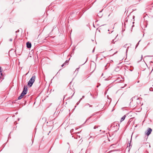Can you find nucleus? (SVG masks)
<instances>
[{
	"label": "nucleus",
	"instance_id": "15",
	"mask_svg": "<svg viewBox=\"0 0 153 153\" xmlns=\"http://www.w3.org/2000/svg\"><path fill=\"white\" fill-rule=\"evenodd\" d=\"M114 39H113V40H112V41H111V42H112V43H114Z\"/></svg>",
	"mask_w": 153,
	"mask_h": 153
},
{
	"label": "nucleus",
	"instance_id": "5",
	"mask_svg": "<svg viewBox=\"0 0 153 153\" xmlns=\"http://www.w3.org/2000/svg\"><path fill=\"white\" fill-rule=\"evenodd\" d=\"M85 106L86 107V108H88V107H92V105H90L88 103H86L85 105Z\"/></svg>",
	"mask_w": 153,
	"mask_h": 153
},
{
	"label": "nucleus",
	"instance_id": "22",
	"mask_svg": "<svg viewBox=\"0 0 153 153\" xmlns=\"http://www.w3.org/2000/svg\"><path fill=\"white\" fill-rule=\"evenodd\" d=\"M79 103L77 102L76 104L77 105H78L79 104Z\"/></svg>",
	"mask_w": 153,
	"mask_h": 153
},
{
	"label": "nucleus",
	"instance_id": "6",
	"mask_svg": "<svg viewBox=\"0 0 153 153\" xmlns=\"http://www.w3.org/2000/svg\"><path fill=\"white\" fill-rule=\"evenodd\" d=\"M126 117V116L125 115L124 116H123L121 118V122H122V121H123L124 119H125V118Z\"/></svg>",
	"mask_w": 153,
	"mask_h": 153
},
{
	"label": "nucleus",
	"instance_id": "12",
	"mask_svg": "<svg viewBox=\"0 0 153 153\" xmlns=\"http://www.w3.org/2000/svg\"><path fill=\"white\" fill-rule=\"evenodd\" d=\"M127 45H128V44L125 45H124V47H125V48H126L127 47Z\"/></svg>",
	"mask_w": 153,
	"mask_h": 153
},
{
	"label": "nucleus",
	"instance_id": "8",
	"mask_svg": "<svg viewBox=\"0 0 153 153\" xmlns=\"http://www.w3.org/2000/svg\"><path fill=\"white\" fill-rule=\"evenodd\" d=\"M68 61L67 60L65 62L63 63V64L65 65L66 64H68Z\"/></svg>",
	"mask_w": 153,
	"mask_h": 153
},
{
	"label": "nucleus",
	"instance_id": "11",
	"mask_svg": "<svg viewBox=\"0 0 153 153\" xmlns=\"http://www.w3.org/2000/svg\"><path fill=\"white\" fill-rule=\"evenodd\" d=\"M140 40L139 42H138V43L137 44V45H136V48L137 47V46H138L139 44V42H140Z\"/></svg>",
	"mask_w": 153,
	"mask_h": 153
},
{
	"label": "nucleus",
	"instance_id": "24",
	"mask_svg": "<svg viewBox=\"0 0 153 153\" xmlns=\"http://www.w3.org/2000/svg\"><path fill=\"white\" fill-rule=\"evenodd\" d=\"M58 73V72L57 73V74H56V75Z\"/></svg>",
	"mask_w": 153,
	"mask_h": 153
},
{
	"label": "nucleus",
	"instance_id": "21",
	"mask_svg": "<svg viewBox=\"0 0 153 153\" xmlns=\"http://www.w3.org/2000/svg\"><path fill=\"white\" fill-rule=\"evenodd\" d=\"M94 49H93V51H92V52H94Z\"/></svg>",
	"mask_w": 153,
	"mask_h": 153
},
{
	"label": "nucleus",
	"instance_id": "17",
	"mask_svg": "<svg viewBox=\"0 0 153 153\" xmlns=\"http://www.w3.org/2000/svg\"><path fill=\"white\" fill-rule=\"evenodd\" d=\"M73 129H72L71 131H70V132H72L73 131Z\"/></svg>",
	"mask_w": 153,
	"mask_h": 153
},
{
	"label": "nucleus",
	"instance_id": "2",
	"mask_svg": "<svg viewBox=\"0 0 153 153\" xmlns=\"http://www.w3.org/2000/svg\"><path fill=\"white\" fill-rule=\"evenodd\" d=\"M36 76L34 75H33L32 77L30 79L28 82L27 85L30 87H31L33 83L34 82L36 79Z\"/></svg>",
	"mask_w": 153,
	"mask_h": 153
},
{
	"label": "nucleus",
	"instance_id": "3",
	"mask_svg": "<svg viewBox=\"0 0 153 153\" xmlns=\"http://www.w3.org/2000/svg\"><path fill=\"white\" fill-rule=\"evenodd\" d=\"M152 131V129L150 128H148L146 132V134L147 136H149L151 134Z\"/></svg>",
	"mask_w": 153,
	"mask_h": 153
},
{
	"label": "nucleus",
	"instance_id": "14",
	"mask_svg": "<svg viewBox=\"0 0 153 153\" xmlns=\"http://www.w3.org/2000/svg\"><path fill=\"white\" fill-rule=\"evenodd\" d=\"M98 127V126H95L94 127V129H95L97 128Z\"/></svg>",
	"mask_w": 153,
	"mask_h": 153
},
{
	"label": "nucleus",
	"instance_id": "13",
	"mask_svg": "<svg viewBox=\"0 0 153 153\" xmlns=\"http://www.w3.org/2000/svg\"><path fill=\"white\" fill-rule=\"evenodd\" d=\"M84 97H85V96H83L82 97V98H81L80 99V100H79V101H81V100H82V99L83 98H84Z\"/></svg>",
	"mask_w": 153,
	"mask_h": 153
},
{
	"label": "nucleus",
	"instance_id": "19",
	"mask_svg": "<svg viewBox=\"0 0 153 153\" xmlns=\"http://www.w3.org/2000/svg\"><path fill=\"white\" fill-rule=\"evenodd\" d=\"M64 65H65L63 64L62 65V67H63Z\"/></svg>",
	"mask_w": 153,
	"mask_h": 153
},
{
	"label": "nucleus",
	"instance_id": "18",
	"mask_svg": "<svg viewBox=\"0 0 153 153\" xmlns=\"http://www.w3.org/2000/svg\"><path fill=\"white\" fill-rule=\"evenodd\" d=\"M9 41H12V39H9Z\"/></svg>",
	"mask_w": 153,
	"mask_h": 153
},
{
	"label": "nucleus",
	"instance_id": "10",
	"mask_svg": "<svg viewBox=\"0 0 153 153\" xmlns=\"http://www.w3.org/2000/svg\"><path fill=\"white\" fill-rule=\"evenodd\" d=\"M94 115V114H92V115H91V116H90V117H89L88 118V119L87 120H86V121H87L88 120H89L90 119V118H91V117H92V116H93Z\"/></svg>",
	"mask_w": 153,
	"mask_h": 153
},
{
	"label": "nucleus",
	"instance_id": "7",
	"mask_svg": "<svg viewBox=\"0 0 153 153\" xmlns=\"http://www.w3.org/2000/svg\"><path fill=\"white\" fill-rule=\"evenodd\" d=\"M1 67H0V78H1V76H2V74L1 73Z\"/></svg>",
	"mask_w": 153,
	"mask_h": 153
},
{
	"label": "nucleus",
	"instance_id": "20",
	"mask_svg": "<svg viewBox=\"0 0 153 153\" xmlns=\"http://www.w3.org/2000/svg\"><path fill=\"white\" fill-rule=\"evenodd\" d=\"M19 30H18L17 31H16V32H19Z\"/></svg>",
	"mask_w": 153,
	"mask_h": 153
},
{
	"label": "nucleus",
	"instance_id": "9",
	"mask_svg": "<svg viewBox=\"0 0 153 153\" xmlns=\"http://www.w3.org/2000/svg\"><path fill=\"white\" fill-rule=\"evenodd\" d=\"M97 16L100 18L102 17V15L100 14V13H98V14H97Z\"/></svg>",
	"mask_w": 153,
	"mask_h": 153
},
{
	"label": "nucleus",
	"instance_id": "4",
	"mask_svg": "<svg viewBox=\"0 0 153 153\" xmlns=\"http://www.w3.org/2000/svg\"><path fill=\"white\" fill-rule=\"evenodd\" d=\"M27 47V48H30L31 47V44L30 42H27L26 43Z\"/></svg>",
	"mask_w": 153,
	"mask_h": 153
},
{
	"label": "nucleus",
	"instance_id": "16",
	"mask_svg": "<svg viewBox=\"0 0 153 153\" xmlns=\"http://www.w3.org/2000/svg\"><path fill=\"white\" fill-rule=\"evenodd\" d=\"M79 68H77L76 70V71L77 70V71H78V70L79 69Z\"/></svg>",
	"mask_w": 153,
	"mask_h": 153
},
{
	"label": "nucleus",
	"instance_id": "27",
	"mask_svg": "<svg viewBox=\"0 0 153 153\" xmlns=\"http://www.w3.org/2000/svg\"><path fill=\"white\" fill-rule=\"evenodd\" d=\"M128 20H126V21H127Z\"/></svg>",
	"mask_w": 153,
	"mask_h": 153
},
{
	"label": "nucleus",
	"instance_id": "28",
	"mask_svg": "<svg viewBox=\"0 0 153 153\" xmlns=\"http://www.w3.org/2000/svg\"><path fill=\"white\" fill-rule=\"evenodd\" d=\"M127 51V49H126V51Z\"/></svg>",
	"mask_w": 153,
	"mask_h": 153
},
{
	"label": "nucleus",
	"instance_id": "23",
	"mask_svg": "<svg viewBox=\"0 0 153 153\" xmlns=\"http://www.w3.org/2000/svg\"><path fill=\"white\" fill-rule=\"evenodd\" d=\"M150 62L152 63L153 62L152 61Z\"/></svg>",
	"mask_w": 153,
	"mask_h": 153
},
{
	"label": "nucleus",
	"instance_id": "25",
	"mask_svg": "<svg viewBox=\"0 0 153 153\" xmlns=\"http://www.w3.org/2000/svg\"><path fill=\"white\" fill-rule=\"evenodd\" d=\"M28 73H27V74H26V75H27V74H28Z\"/></svg>",
	"mask_w": 153,
	"mask_h": 153
},
{
	"label": "nucleus",
	"instance_id": "26",
	"mask_svg": "<svg viewBox=\"0 0 153 153\" xmlns=\"http://www.w3.org/2000/svg\"><path fill=\"white\" fill-rule=\"evenodd\" d=\"M142 57H143V56H142H142H141V57L142 58Z\"/></svg>",
	"mask_w": 153,
	"mask_h": 153
},
{
	"label": "nucleus",
	"instance_id": "1",
	"mask_svg": "<svg viewBox=\"0 0 153 153\" xmlns=\"http://www.w3.org/2000/svg\"><path fill=\"white\" fill-rule=\"evenodd\" d=\"M27 87L26 86H25L20 96L18 98V100H20L22 99V98L23 96H24L25 94H26L27 93Z\"/></svg>",
	"mask_w": 153,
	"mask_h": 153
}]
</instances>
